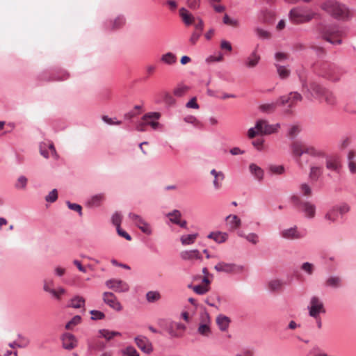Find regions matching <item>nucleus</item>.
I'll return each mask as SVG.
<instances>
[{
	"instance_id": "423d86ee",
	"label": "nucleus",
	"mask_w": 356,
	"mask_h": 356,
	"mask_svg": "<svg viewBox=\"0 0 356 356\" xmlns=\"http://www.w3.org/2000/svg\"><path fill=\"white\" fill-rule=\"evenodd\" d=\"M214 269L219 273L237 274L243 270V267L234 263L220 261L214 266Z\"/></svg>"
},
{
	"instance_id": "9b49d317",
	"label": "nucleus",
	"mask_w": 356,
	"mask_h": 356,
	"mask_svg": "<svg viewBox=\"0 0 356 356\" xmlns=\"http://www.w3.org/2000/svg\"><path fill=\"white\" fill-rule=\"evenodd\" d=\"M282 238L287 240H298L303 237V235L298 231L296 226L284 229L280 232Z\"/></svg>"
},
{
	"instance_id": "4c0bfd02",
	"label": "nucleus",
	"mask_w": 356,
	"mask_h": 356,
	"mask_svg": "<svg viewBox=\"0 0 356 356\" xmlns=\"http://www.w3.org/2000/svg\"><path fill=\"white\" fill-rule=\"evenodd\" d=\"M342 280L340 277H330L327 280V286L329 287L338 288L341 286Z\"/></svg>"
},
{
	"instance_id": "a18cd8bd",
	"label": "nucleus",
	"mask_w": 356,
	"mask_h": 356,
	"mask_svg": "<svg viewBox=\"0 0 356 356\" xmlns=\"http://www.w3.org/2000/svg\"><path fill=\"white\" fill-rule=\"evenodd\" d=\"M222 22L225 24L234 28H238L240 25L238 19L231 18L227 14L224 15Z\"/></svg>"
},
{
	"instance_id": "6e6d98bb",
	"label": "nucleus",
	"mask_w": 356,
	"mask_h": 356,
	"mask_svg": "<svg viewBox=\"0 0 356 356\" xmlns=\"http://www.w3.org/2000/svg\"><path fill=\"white\" fill-rule=\"evenodd\" d=\"M269 170L272 174L282 175L284 172L283 165H271L269 166Z\"/></svg>"
},
{
	"instance_id": "774afa93",
	"label": "nucleus",
	"mask_w": 356,
	"mask_h": 356,
	"mask_svg": "<svg viewBox=\"0 0 356 356\" xmlns=\"http://www.w3.org/2000/svg\"><path fill=\"white\" fill-rule=\"evenodd\" d=\"M26 183H27V179L24 176H21L17 179V183L16 184V187L24 188L26 186Z\"/></svg>"
},
{
	"instance_id": "2f4dec72",
	"label": "nucleus",
	"mask_w": 356,
	"mask_h": 356,
	"mask_svg": "<svg viewBox=\"0 0 356 356\" xmlns=\"http://www.w3.org/2000/svg\"><path fill=\"white\" fill-rule=\"evenodd\" d=\"M198 236V234L183 235L180 238L181 243L183 245L193 244Z\"/></svg>"
},
{
	"instance_id": "2eb2a0df",
	"label": "nucleus",
	"mask_w": 356,
	"mask_h": 356,
	"mask_svg": "<svg viewBox=\"0 0 356 356\" xmlns=\"http://www.w3.org/2000/svg\"><path fill=\"white\" fill-rule=\"evenodd\" d=\"M349 15L350 10L344 4L337 1L336 9H334L332 16L337 19H345L348 17Z\"/></svg>"
},
{
	"instance_id": "c85d7f7f",
	"label": "nucleus",
	"mask_w": 356,
	"mask_h": 356,
	"mask_svg": "<svg viewBox=\"0 0 356 356\" xmlns=\"http://www.w3.org/2000/svg\"><path fill=\"white\" fill-rule=\"evenodd\" d=\"M84 303L85 300L83 299V298L76 296L70 299L69 303L67 304V307L74 309H79L83 307L84 305Z\"/></svg>"
},
{
	"instance_id": "603ef678",
	"label": "nucleus",
	"mask_w": 356,
	"mask_h": 356,
	"mask_svg": "<svg viewBox=\"0 0 356 356\" xmlns=\"http://www.w3.org/2000/svg\"><path fill=\"white\" fill-rule=\"evenodd\" d=\"M90 314H91V320L97 321L102 320L105 318V314L101 311L92 309L90 311Z\"/></svg>"
},
{
	"instance_id": "f704fd0d",
	"label": "nucleus",
	"mask_w": 356,
	"mask_h": 356,
	"mask_svg": "<svg viewBox=\"0 0 356 356\" xmlns=\"http://www.w3.org/2000/svg\"><path fill=\"white\" fill-rule=\"evenodd\" d=\"M325 219L327 220L330 223L337 222L338 219V212L335 207H332L326 213V214L325 215Z\"/></svg>"
},
{
	"instance_id": "1a4fd4ad",
	"label": "nucleus",
	"mask_w": 356,
	"mask_h": 356,
	"mask_svg": "<svg viewBox=\"0 0 356 356\" xmlns=\"http://www.w3.org/2000/svg\"><path fill=\"white\" fill-rule=\"evenodd\" d=\"M157 323L161 327L166 330L171 337L177 338L181 337L175 330V321L170 319L160 318L158 320Z\"/></svg>"
},
{
	"instance_id": "e433bc0d",
	"label": "nucleus",
	"mask_w": 356,
	"mask_h": 356,
	"mask_svg": "<svg viewBox=\"0 0 356 356\" xmlns=\"http://www.w3.org/2000/svg\"><path fill=\"white\" fill-rule=\"evenodd\" d=\"M260 56L254 51L252 53L251 56L248 58L246 65L250 68L254 67L258 64Z\"/></svg>"
},
{
	"instance_id": "a878e982",
	"label": "nucleus",
	"mask_w": 356,
	"mask_h": 356,
	"mask_svg": "<svg viewBox=\"0 0 356 356\" xmlns=\"http://www.w3.org/2000/svg\"><path fill=\"white\" fill-rule=\"evenodd\" d=\"M230 319L229 317L220 314L216 318V323L221 331H226L229 325Z\"/></svg>"
},
{
	"instance_id": "20e7f679",
	"label": "nucleus",
	"mask_w": 356,
	"mask_h": 356,
	"mask_svg": "<svg viewBox=\"0 0 356 356\" xmlns=\"http://www.w3.org/2000/svg\"><path fill=\"white\" fill-rule=\"evenodd\" d=\"M309 315L312 318H317L320 314L325 313L323 302L321 299L316 296H313L307 306Z\"/></svg>"
},
{
	"instance_id": "0eeeda50",
	"label": "nucleus",
	"mask_w": 356,
	"mask_h": 356,
	"mask_svg": "<svg viewBox=\"0 0 356 356\" xmlns=\"http://www.w3.org/2000/svg\"><path fill=\"white\" fill-rule=\"evenodd\" d=\"M129 218L133 221L134 225L144 234L147 235H151L152 234V229L150 225L140 216L130 213L129 214Z\"/></svg>"
},
{
	"instance_id": "bb28decb",
	"label": "nucleus",
	"mask_w": 356,
	"mask_h": 356,
	"mask_svg": "<svg viewBox=\"0 0 356 356\" xmlns=\"http://www.w3.org/2000/svg\"><path fill=\"white\" fill-rule=\"evenodd\" d=\"M251 174L258 180L262 181L264 179V170L254 163H251L249 166Z\"/></svg>"
},
{
	"instance_id": "f257e3e1",
	"label": "nucleus",
	"mask_w": 356,
	"mask_h": 356,
	"mask_svg": "<svg viewBox=\"0 0 356 356\" xmlns=\"http://www.w3.org/2000/svg\"><path fill=\"white\" fill-rule=\"evenodd\" d=\"M316 30L318 38L334 44H339L341 43V32L337 26H324L319 24L316 27Z\"/></svg>"
},
{
	"instance_id": "a211bd4d",
	"label": "nucleus",
	"mask_w": 356,
	"mask_h": 356,
	"mask_svg": "<svg viewBox=\"0 0 356 356\" xmlns=\"http://www.w3.org/2000/svg\"><path fill=\"white\" fill-rule=\"evenodd\" d=\"M167 216L172 223L178 225L181 227H186L187 222L186 220H181V214L179 210H174Z\"/></svg>"
},
{
	"instance_id": "ddd939ff",
	"label": "nucleus",
	"mask_w": 356,
	"mask_h": 356,
	"mask_svg": "<svg viewBox=\"0 0 356 356\" xmlns=\"http://www.w3.org/2000/svg\"><path fill=\"white\" fill-rule=\"evenodd\" d=\"M305 144L299 141H294L291 145L292 154L296 157V161L300 166H302V163H300V156L305 154Z\"/></svg>"
},
{
	"instance_id": "4d7b16f0",
	"label": "nucleus",
	"mask_w": 356,
	"mask_h": 356,
	"mask_svg": "<svg viewBox=\"0 0 356 356\" xmlns=\"http://www.w3.org/2000/svg\"><path fill=\"white\" fill-rule=\"evenodd\" d=\"M270 289H278L280 288L284 287V282L280 280H273L269 282Z\"/></svg>"
},
{
	"instance_id": "7ed1b4c3",
	"label": "nucleus",
	"mask_w": 356,
	"mask_h": 356,
	"mask_svg": "<svg viewBox=\"0 0 356 356\" xmlns=\"http://www.w3.org/2000/svg\"><path fill=\"white\" fill-rule=\"evenodd\" d=\"M300 81L301 82L302 92L305 93L308 92L316 98H321L327 90L315 81H311L308 84L306 78L303 76H300Z\"/></svg>"
},
{
	"instance_id": "c03bdc74",
	"label": "nucleus",
	"mask_w": 356,
	"mask_h": 356,
	"mask_svg": "<svg viewBox=\"0 0 356 356\" xmlns=\"http://www.w3.org/2000/svg\"><path fill=\"white\" fill-rule=\"evenodd\" d=\"M104 200V195L103 194H99L92 197L91 199L88 201V204L90 207H98Z\"/></svg>"
},
{
	"instance_id": "393cba45",
	"label": "nucleus",
	"mask_w": 356,
	"mask_h": 356,
	"mask_svg": "<svg viewBox=\"0 0 356 356\" xmlns=\"http://www.w3.org/2000/svg\"><path fill=\"white\" fill-rule=\"evenodd\" d=\"M207 237L209 238L213 239L218 243H222L227 240L228 234L222 232H211Z\"/></svg>"
},
{
	"instance_id": "aec40b11",
	"label": "nucleus",
	"mask_w": 356,
	"mask_h": 356,
	"mask_svg": "<svg viewBox=\"0 0 356 356\" xmlns=\"http://www.w3.org/2000/svg\"><path fill=\"white\" fill-rule=\"evenodd\" d=\"M211 175L214 177L213 185L215 189L219 190L222 187V182L225 179V175L221 171H217L213 169L210 172Z\"/></svg>"
},
{
	"instance_id": "de8ad7c7",
	"label": "nucleus",
	"mask_w": 356,
	"mask_h": 356,
	"mask_svg": "<svg viewBox=\"0 0 356 356\" xmlns=\"http://www.w3.org/2000/svg\"><path fill=\"white\" fill-rule=\"evenodd\" d=\"M188 89V87L186 86L179 85L174 89L173 94L178 97H181L186 94Z\"/></svg>"
},
{
	"instance_id": "8fccbe9b",
	"label": "nucleus",
	"mask_w": 356,
	"mask_h": 356,
	"mask_svg": "<svg viewBox=\"0 0 356 356\" xmlns=\"http://www.w3.org/2000/svg\"><path fill=\"white\" fill-rule=\"evenodd\" d=\"M335 208L338 213L341 216L348 213L350 211V207L347 203H342L339 205L335 206Z\"/></svg>"
},
{
	"instance_id": "412c9836",
	"label": "nucleus",
	"mask_w": 356,
	"mask_h": 356,
	"mask_svg": "<svg viewBox=\"0 0 356 356\" xmlns=\"http://www.w3.org/2000/svg\"><path fill=\"white\" fill-rule=\"evenodd\" d=\"M225 220L227 225L232 231L239 228L241 225V219L236 215H229L226 217Z\"/></svg>"
},
{
	"instance_id": "f8f14e48",
	"label": "nucleus",
	"mask_w": 356,
	"mask_h": 356,
	"mask_svg": "<svg viewBox=\"0 0 356 356\" xmlns=\"http://www.w3.org/2000/svg\"><path fill=\"white\" fill-rule=\"evenodd\" d=\"M160 117V113L151 112L145 114L142 118V120L145 121L147 125L151 126L153 129H156L159 126V123L156 120H159Z\"/></svg>"
},
{
	"instance_id": "49530a36",
	"label": "nucleus",
	"mask_w": 356,
	"mask_h": 356,
	"mask_svg": "<svg viewBox=\"0 0 356 356\" xmlns=\"http://www.w3.org/2000/svg\"><path fill=\"white\" fill-rule=\"evenodd\" d=\"M146 298L148 302H154L161 298V295L158 291H148Z\"/></svg>"
},
{
	"instance_id": "473e14b6",
	"label": "nucleus",
	"mask_w": 356,
	"mask_h": 356,
	"mask_svg": "<svg viewBox=\"0 0 356 356\" xmlns=\"http://www.w3.org/2000/svg\"><path fill=\"white\" fill-rule=\"evenodd\" d=\"M101 337L105 338L107 341L112 339L114 337L121 336V333L117 331H110L106 329L99 330Z\"/></svg>"
},
{
	"instance_id": "680f3d73",
	"label": "nucleus",
	"mask_w": 356,
	"mask_h": 356,
	"mask_svg": "<svg viewBox=\"0 0 356 356\" xmlns=\"http://www.w3.org/2000/svg\"><path fill=\"white\" fill-rule=\"evenodd\" d=\"M122 222V216L119 213H115L112 216V222L117 227H120Z\"/></svg>"
},
{
	"instance_id": "dca6fc26",
	"label": "nucleus",
	"mask_w": 356,
	"mask_h": 356,
	"mask_svg": "<svg viewBox=\"0 0 356 356\" xmlns=\"http://www.w3.org/2000/svg\"><path fill=\"white\" fill-rule=\"evenodd\" d=\"M180 257L185 261L202 260V257L197 250H184L180 252Z\"/></svg>"
},
{
	"instance_id": "13d9d810",
	"label": "nucleus",
	"mask_w": 356,
	"mask_h": 356,
	"mask_svg": "<svg viewBox=\"0 0 356 356\" xmlns=\"http://www.w3.org/2000/svg\"><path fill=\"white\" fill-rule=\"evenodd\" d=\"M188 7L192 10H197L200 7L201 0H186Z\"/></svg>"
},
{
	"instance_id": "ea45409f",
	"label": "nucleus",
	"mask_w": 356,
	"mask_h": 356,
	"mask_svg": "<svg viewBox=\"0 0 356 356\" xmlns=\"http://www.w3.org/2000/svg\"><path fill=\"white\" fill-rule=\"evenodd\" d=\"M209 321L208 320V322H204L203 323H200L197 332L199 334L204 337H209V334L211 333V329L209 325Z\"/></svg>"
},
{
	"instance_id": "864d4df0",
	"label": "nucleus",
	"mask_w": 356,
	"mask_h": 356,
	"mask_svg": "<svg viewBox=\"0 0 356 356\" xmlns=\"http://www.w3.org/2000/svg\"><path fill=\"white\" fill-rule=\"evenodd\" d=\"M276 106V103L266 104L261 105L259 108L263 112L272 113L275 110Z\"/></svg>"
},
{
	"instance_id": "c756f323",
	"label": "nucleus",
	"mask_w": 356,
	"mask_h": 356,
	"mask_svg": "<svg viewBox=\"0 0 356 356\" xmlns=\"http://www.w3.org/2000/svg\"><path fill=\"white\" fill-rule=\"evenodd\" d=\"M106 286L110 289H126L128 286L127 284L118 280H111L106 282Z\"/></svg>"
},
{
	"instance_id": "6ab92c4d",
	"label": "nucleus",
	"mask_w": 356,
	"mask_h": 356,
	"mask_svg": "<svg viewBox=\"0 0 356 356\" xmlns=\"http://www.w3.org/2000/svg\"><path fill=\"white\" fill-rule=\"evenodd\" d=\"M63 347L66 350H71L76 346V339L74 336L70 333H65L62 337Z\"/></svg>"
},
{
	"instance_id": "5fc2aeb1",
	"label": "nucleus",
	"mask_w": 356,
	"mask_h": 356,
	"mask_svg": "<svg viewBox=\"0 0 356 356\" xmlns=\"http://www.w3.org/2000/svg\"><path fill=\"white\" fill-rule=\"evenodd\" d=\"M122 356H139V353L133 346H128L122 350Z\"/></svg>"
},
{
	"instance_id": "bf43d9fd",
	"label": "nucleus",
	"mask_w": 356,
	"mask_h": 356,
	"mask_svg": "<svg viewBox=\"0 0 356 356\" xmlns=\"http://www.w3.org/2000/svg\"><path fill=\"white\" fill-rule=\"evenodd\" d=\"M58 193L56 189L52 190L48 195L46 196L45 200L47 202H54L57 200Z\"/></svg>"
},
{
	"instance_id": "cd10ccee",
	"label": "nucleus",
	"mask_w": 356,
	"mask_h": 356,
	"mask_svg": "<svg viewBox=\"0 0 356 356\" xmlns=\"http://www.w3.org/2000/svg\"><path fill=\"white\" fill-rule=\"evenodd\" d=\"M336 3L337 1L335 0H327L321 3V8L327 13L332 15L334 9H336Z\"/></svg>"
},
{
	"instance_id": "e2e57ef3",
	"label": "nucleus",
	"mask_w": 356,
	"mask_h": 356,
	"mask_svg": "<svg viewBox=\"0 0 356 356\" xmlns=\"http://www.w3.org/2000/svg\"><path fill=\"white\" fill-rule=\"evenodd\" d=\"M102 120L110 124V125H120L122 124V122L120 120H114L113 119L108 118L107 115H103L102 118Z\"/></svg>"
},
{
	"instance_id": "4be33fe9",
	"label": "nucleus",
	"mask_w": 356,
	"mask_h": 356,
	"mask_svg": "<svg viewBox=\"0 0 356 356\" xmlns=\"http://www.w3.org/2000/svg\"><path fill=\"white\" fill-rule=\"evenodd\" d=\"M179 16L186 26L191 25L195 22V17L185 8H181L179 10Z\"/></svg>"
},
{
	"instance_id": "7c9ffc66",
	"label": "nucleus",
	"mask_w": 356,
	"mask_h": 356,
	"mask_svg": "<svg viewBox=\"0 0 356 356\" xmlns=\"http://www.w3.org/2000/svg\"><path fill=\"white\" fill-rule=\"evenodd\" d=\"M305 154L316 157H323L325 156V153L323 151L307 145L305 147Z\"/></svg>"
},
{
	"instance_id": "0e129e2a",
	"label": "nucleus",
	"mask_w": 356,
	"mask_h": 356,
	"mask_svg": "<svg viewBox=\"0 0 356 356\" xmlns=\"http://www.w3.org/2000/svg\"><path fill=\"white\" fill-rule=\"evenodd\" d=\"M276 61L283 62L289 58V54L284 52H277L275 55Z\"/></svg>"
},
{
	"instance_id": "c9c22d12",
	"label": "nucleus",
	"mask_w": 356,
	"mask_h": 356,
	"mask_svg": "<svg viewBox=\"0 0 356 356\" xmlns=\"http://www.w3.org/2000/svg\"><path fill=\"white\" fill-rule=\"evenodd\" d=\"M125 24V19L122 16L115 17L113 20L111 21V29L112 30H117L122 28Z\"/></svg>"
},
{
	"instance_id": "09e8293b",
	"label": "nucleus",
	"mask_w": 356,
	"mask_h": 356,
	"mask_svg": "<svg viewBox=\"0 0 356 356\" xmlns=\"http://www.w3.org/2000/svg\"><path fill=\"white\" fill-rule=\"evenodd\" d=\"M81 321V317L79 315L74 316L70 321L65 325V329L71 330L74 326L79 325Z\"/></svg>"
},
{
	"instance_id": "9d476101",
	"label": "nucleus",
	"mask_w": 356,
	"mask_h": 356,
	"mask_svg": "<svg viewBox=\"0 0 356 356\" xmlns=\"http://www.w3.org/2000/svg\"><path fill=\"white\" fill-rule=\"evenodd\" d=\"M134 341L137 346L146 354H149L153 350L152 344L150 341L145 336L140 335L135 337Z\"/></svg>"
},
{
	"instance_id": "72a5a7b5",
	"label": "nucleus",
	"mask_w": 356,
	"mask_h": 356,
	"mask_svg": "<svg viewBox=\"0 0 356 356\" xmlns=\"http://www.w3.org/2000/svg\"><path fill=\"white\" fill-rule=\"evenodd\" d=\"M275 67L277 74L281 79H285L290 76L291 71L286 66H283L280 64H275Z\"/></svg>"
},
{
	"instance_id": "4468645a",
	"label": "nucleus",
	"mask_w": 356,
	"mask_h": 356,
	"mask_svg": "<svg viewBox=\"0 0 356 356\" xmlns=\"http://www.w3.org/2000/svg\"><path fill=\"white\" fill-rule=\"evenodd\" d=\"M104 301L106 305L115 311H120L122 308L121 304L118 301L115 296L111 292H104Z\"/></svg>"
},
{
	"instance_id": "37998d69",
	"label": "nucleus",
	"mask_w": 356,
	"mask_h": 356,
	"mask_svg": "<svg viewBox=\"0 0 356 356\" xmlns=\"http://www.w3.org/2000/svg\"><path fill=\"white\" fill-rule=\"evenodd\" d=\"M315 266L309 262H304L300 266V270L308 275H313L314 272L315 271Z\"/></svg>"
},
{
	"instance_id": "6e6552de",
	"label": "nucleus",
	"mask_w": 356,
	"mask_h": 356,
	"mask_svg": "<svg viewBox=\"0 0 356 356\" xmlns=\"http://www.w3.org/2000/svg\"><path fill=\"white\" fill-rule=\"evenodd\" d=\"M303 97L298 92H291L287 95L280 97L278 102L282 106L287 105L289 108L295 106L298 102H301Z\"/></svg>"
},
{
	"instance_id": "a19ab883",
	"label": "nucleus",
	"mask_w": 356,
	"mask_h": 356,
	"mask_svg": "<svg viewBox=\"0 0 356 356\" xmlns=\"http://www.w3.org/2000/svg\"><path fill=\"white\" fill-rule=\"evenodd\" d=\"M161 60L168 65H172L176 63L177 57L172 53L168 52L161 56Z\"/></svg>"
},
{
	"instance_id": "f3484780",
	"label": "nucleus",
	"mask_w": 356,
	"mask_h": 356,
	"mask_svg": "<svg viewBox=\"0 0 356 356\" xmlns=\"http://www.w3.org/2000/svg\"><path fill=\"white\" fill-rule=\"evenodd\" d=\"M325 165L327 169L336 172H339L341 168L340 159L337 156H331L327 158L326 159Z\"/></svg>"
},
{
	"instance_id": "69168bd1",
	"label": "nucleus",
	"mask_w": 356,
	"mask_h": 356,
	"mask_svg": "<svg viewBox=\"0 0 356 356\" xmlns=\"http://www.w3.org/2000/svg\"><path fill=\"white\" fill-rule=\"evenodd\" d=\"M256 33L257 35L262 39H268L270 37V33L261 29H257Z\"/></svg>"
},
{
	"instance_id": "58836bf2",
	"label": "nucleus",
	"mask_w": 356,
	"mask_h": 356,
	"mask_svg": "<svg viewBox=\"0 0 356 356\" xmlns=\"http://www.w3.org/2000/svg\"><path fill=\"white\" fill-rule=\"evenodd\" d=\"M321 98H323L325 100V102L329 105L332 106L336 104L337 103V99L334 95L327 90H325Z\"/></svg>"
},
{
	"instance_id": "3c124183",
	"label": "nucleus",
	"mask_w": 356,
	"mask_h": 356,
	"mask_svg": "<svg viewBox=\"0 0 356 356\" xmlns=\"http://www.w3.org/2000/svg\"><path fill=\"white\" fill-rule=\"evenodd\" d=\"M300 193L306 197H310L312 194V188L309 184L303 183L300 186Z\"/></svg>"
},
{
	"instance_id": "338daca9",
	"label": "nucleus",
	"mask_w": 356,
	"mask_h": 356,
	"mask_svg": "<svg viewBox=\"0 0 356 356\" xmlns=\"http://www.w3.org/2000/svg\"><path fill=\"white\" fill-rule=\"evenodd\" d=\"M67 204L69 209L77 211L80 216L82 214V207L81 205L74 203H71L70 202H67Z\"/></svg>"
},
{
	"instance_id": "b1692460",
	"label": "nucleus",
	"mask_w": 356,
	"mask_h": 356,
	"mask_svg": "<svg viewBox=\"0 0 356 356\" xmlns=\"http://www.w3.org/2000/svg\"><path fill=\"white\" fill-rule=\"evenodd\" d=\"M302 211L305 216L309 218H313L316 214V207L310 202H302Z\"/></svg>"
},
{
	"instance_id": "39448f33",
	"label": "nucleus",
	"mask_w": 356,
	"mask_h": 356,
	"mask_svg": "<svg viewBox=\"0 0 356 356\" xmlns=\"http://www.w3.org/2000/svg\"><path fill=\"white\" fill-rule=\"evenodd\" d=\"M255 128L261 135H270L277 133L280 128L279 123L270 124L267 120H259L255 124Z\"/></svg>"
},
{
	"instance_id": "052dcab7",
	"label": "nucleus",
	"mask_w": 356,
	"mask_h": 356,
	"mask_svg": "<svg viewBox=\"0 0 356 356\" xmlns=\"http://www.w3.org/2000/svg\"><path fill=\"white\" fill-rule=\"evenodd\" d=\"M164 102L168 105V106H173L176 103L175 99L173 97V96L170 93H166L164 95Z\"/></svg>"
},
{
	"instance_id": "79ce46f5",
	"label": "nucleus",
	"mask_w": 356,
	"mask_h": 356,
	"mask_svg": "<svg viewBox=\"0 0 356 356\" xmlns=\"http://www.w3.org/2000/svg\"><path fill=\"white\" fill-rule=\"evenodd\" d=\"M238 236L244 237L250 243L256 245L259 242V236L255 233H250L248 234H244L242 232L238 233Z\"/></svg>"
},
{
	"instance_id": "f03ea898",
	"label": "nucleus",
	"mask_w": 356,
	"mask_h": 356,
	"mask_svg": "<svg viewBox=\"0 0 356 356\" xmlns=\"http://www.w3.org/2000/svg\"><path fill=\"white\" fill-rule=\"evenodd\" d=\"M316 15V13L309 10H305L301 7L293 8L289 13L290 21L295 24L309 22Z\"/></svg>"
},
{
	"instance_id": "5701e85b",
	"label": "nucleus",
	"mask_w": 356,
	"mask_h": 356,
	"mask_svg": "<svg viewBox=\"0 0 356 356\" xmlns=\"http://www.w3.org/2000/svg\"><path fill=\"white\" fill-rule=\"evenodd\" d=\"M323 168L320 165H312L309 173V177L312 181H316L323 175Z\"/></svg>"
}]
</instances>
